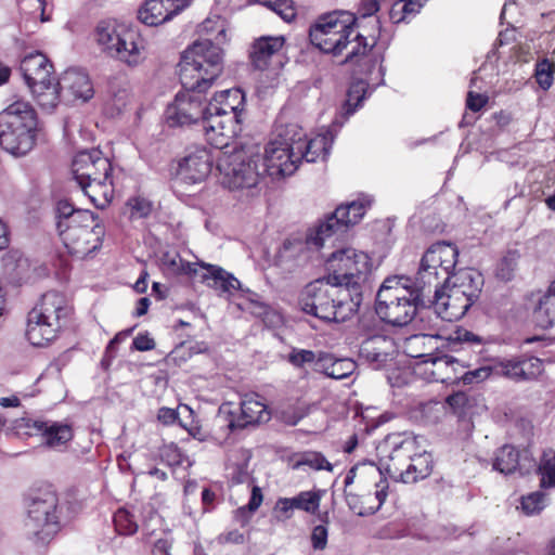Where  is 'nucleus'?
Instances as JSON below:
<instances>
[{
  "instance_id": "nucleus-52",
  "label": "nucleus",
  "mask_w": 555,
  "mask_h": 555,
  "mask_svg": "<svg viewBox=\"0 0 555 555\" xmlns=\"http://www.w3.org/2000/svg\"><path fill=\"white\" fill-rule=\"evenodd\" d=\"M83 210L85 209H74L73 205L67 201H60L56 206V211L59 216V221L56 223L57 231H61L62 228H67L74 215L81 212Z\"/></svg>"
},
{
  "instance_id": "nucleus-57",
  "label": "nucleus",
  "mask_w": 555,
  "mask_h": 555,
  "mask_svg": "<svg viewBox=\"0 0 555 555\" xmlns=\"http://www.w3.org/2000/svg\"><path fill=\"white\" fill-rule=\"evenodd\" d=\"M383 0H361L358 13L361 17H372L378 10Z\"/></svg>"
},
{
  "instance_id": "nucleus-58",
  "label": "nucleus",
  "mask_w": 555,
  "mask_h": 555,
  "mask_svg": "<svg viewBox=\"0 0 555 555\" xmlns=\"http://www.w3.org/2000/svg\"><path fill=\"white\" fill-rule=\"evenodd\" d=\"M488 101L486 94L476 93L474 90H469L467 95V107L474 112L480 111Z\"/></svg>"
},
{
  "instance_id": "nucleus-50",
  "label": "nucleus",
  "mask_w": 555,
  "mask_h": 555,
  "mask_svg": "<svg viewBox=\"0 0 555 555\" xmlns=\"http://www.w3.org/2000/svg\"><path fill=\"white\" fill-rule=\"evenodd\" d=\"M127 206L130 210V217L132 219L146 218L153 209V204L149 199L134 196L128 199Z\"/></svg>"
},
{
  "instance_id": "nucleus-59",
  "label": "nucleus",
  "mask_w": 555,
  "mask_h": 555,
  "mask_svg": "<svg viewBox=\"0 0 555 555\" xmlns=\"http://www.w3.org/2000/svg\"><path fill=\"white\" fill-rule=\"evenodd\" d=\"M298 305L302 312L308 314L312 313V291L310 289V283L301 291L298 298Z\"/></svg>"
},
{
  "instance_id": "nucleus-47",
  "label": "nucleus",
  "mask_w": 555,
  "mask_h": 555,
  "mask_svg": "<svg viewBox=\"0 0 555 555\" xmlns=\"http://www.w3.org/2000/svg\"><path fill=\"white\" fill-rule=\"evenodd\" d=\"M518 259L519 255L517 251H508L504 255L496 266V276L502 281L512 280L517 268Z\"/></svg>"
},
{
  "instance_id": "nucleus-24",
  "label": "nucleus",
  "mask_w": 555,
  "mask_h": 555,
  "mask_svg": "<svg viewBox=\"0 0 555 555\" xmlns=\"http://www.w3.org/2000/svg\"><path fill=\"white\" fill-rule=\"evenodd\" d=\"M62 98L67 102L85 103L93 98L94 89L89 75L77 68L66 69L60 77Z\"/></svg>"
},
{
  "instance_id": "nucleus-16",
  "label": "nucleus",
  "mask_w": 555,
  "mask_h": 555,
  "mask_svg": "<svg viewBox=\"0 0 555 555\" xmlns=\"http://www.w3.org/2000/svg\"><path fill=\"white\" fill-rule=\"evenodd\" d=\"M459 250L446 242L433 244L421 259L418 275L424 284L438 285L446 281L457 263Z\"/></svg>"
},
{
  "instance_id": "nucleus-53",
  "label": "nucleus",
  "mask_w": 555,
  "mask_h": 555,
  "mask_svg": "<svg viewBox=\"0 0 555 555\" xmlns=\"http://www.w3.org/2000/svg\"><path fill=\"white\" fill-rule=\"evenodd\" d=\"M544 505V495L539 492L530 493L521 499V509L526 515L539 513Z\"/></svg>"
},
{
  "instance_id": "nucleus-56",
  "label": "nucleus",
  "mask_w": 555,
  "mask_h": 555,
  "mask_svg": "<svg viewBox=\"0 0 555 555\" xmlns=\"http://www.w3.org/2000/svg\"><path fill=\"white\" fill-rule=\"evenodd\" d=\"M321 521L322 524L314 525V550H324L327 544V521Z\"/></svg>"
},
{
  "instance_id": "nucleus-44",
  "label": "nucleus",
  "mask_w": 555,
  "mask_h": 555,
  "mask_svg": "<svg viewBox=\"0 0 555 555\" xmlns=\"http://www.w3.org/2000/svg\"><path fill=\"white\" fill-rule=\"evenodd\" d=\"M340 126L341 122H339L337 118L331 120L330 124L323 122L319 128L318 134L314 135V143L317 141L324 142L322 155L323 160H325L328 156L335 134L337 133Z\"/></svg>"
},
{
  "instance_id": "nucleus-25",
  "label": "nucleus",
  "mask_w": 555,
  "mask_h": 555,
  "mask_svg": "<svg viewBox=\"0 0 555 555\" xmlns=\"http://www.w3.org/2000/svg\"><path fill=\"white\" fill-rule=\"evenodd\" d=\"M188 4L189 0H146L138 17L147 26H158L178 15Z\"/></svg>"
},
{
  "instance_id": "nucleus-35",
  "label": "nucleus",
  "mask_w": 555,
  "mask_h": 555,
  "mask_svg": "<svg viewBox=\"0 0 555 555\" xmlns=\"http://www.w3.org/2000/svg\"><path fill=\"white\" fill-rule=\"evenodd\" d=\"M538 326L548 328L555 324V280L548 285L545 293L539 298L533 311Z\"/></svg>"
},
{
  "instance_id": "nucleus-6",
  "label": "nucleus",
  "mask_w": 555,
  "mask_h": 555,
  "mask_svg": "<svg viewBox=\"0 0 555 555\" xmlns=\"http://www.w3.org/2000/svg\"><path fill=\"white\" fill-rule=\"evenodd\" d=\"M324 274L315 280L336 287H354L371 275L374 262L371 256L353 246H341L330 253H321Z\"/></svg>"
},
{
  "instance_id": "nucleus-43",
  "label": "nucleus",
  "mask_w": 555,
  "mask_h": 555,
  "mask_svg": "<svg viewBox=\"0 0 555 555\" xmlns=\"http://www.w3.org/2000/svg\"><path fill=\"white\" fill-rule=\"evenodd\" d=\"M449 408L459 416H466L473 413L476 398L459 391L449 396L446 400Z\"/></svg>"
},
{
  "instance_id": "nucleus-29",
  "label": "nucleus",
  "mask_w": 555,
  "mask_h": 555,
  "mask_svg": "<svg viewBox=\"0 0 555 555\" xmlns=\"http://www.w3.org/2000/svg\"><path fill=\"white\" fill-rule=\"evenodd\" d=\"M443 285L451 291L454 289L457 294H462L473 305L481 292L483 279L474 269H463L450 275Z\"/></svg>"
},
{
  "instance_id": "nucleus-46",
  "label": "nucleus",
  "mask_w": 555,
  "mask_h": 555,
  "mask_svg": "<svg viewBox=\"0 0 555 555\" xmlns=\"http://www.w3.org/2000/svg\"><path fill=\"white\" fill-rule=\"evenodd\" d=\"M539 470L543 487H555V451L544 452Z\"/></svg>"
},
{
  "instance_id": "nucleus-21",
  "label": "nucleus",
  "mask_w": 555,
  "mask_h": 555,
  "mask_svg": "<svg viewBox=\"0 0 555 555\" xmlns=\"http://www.w3.org/2000/svg\"><path fill=\"white\" fill-rule=\"evenodd\" d=\"M312 232H297L286 237L279 249L278 261L280 266L292 269L297 266L308 263L310 260V241Z\"/></svg>"
},
{
  "instance_id": "nucleus-61",
  "label": "nucleus",
  "mask_w": 555,
  "mask_h": 555,
  "mask_svg": "<svg viewBox=\"0 0 555 555\" xmlns=\"http://www.w3.org/2000/svg\"><path fill=\"white\" fill-rule=\"evenodd\" d=\"M289 361L296 365L301 366L305 363L312 362V351L309 350H300L289 354Z\"/></svg>"
},
{
  "instance_id": "nucleus-63",
  "label": "nucleus",
  "mask_w": 555,
  "mask_h": 555,
  "mask_svg": "<svg viewBox=\"0 0 555 555\" xmlns=\"http://www.w3.org/2000/svg\"><path fill=\"white\" fill-rule=\"evenodd\" d=\"M402 8H404V5L399 4L398 1L392 4L389 17L393 23H401L408 20Z\"/></svg>"
},
{
  "instance_id": "nucleus-38",
  "label": "nucleus",
  "mask_w": 555,
  "mask_h": 555,
  "mask_svg": "<svg viewBox=\"0 0 555 555\" xmlns=\"http://www.w3.org/2000/svg\"><path fill=\"white\" fill-rule=\"evenodd\" d=\"M30 91L38 105L47 111L54 109L60 102V98L62 96L60 80H57L56 83H53L51 80L46 83L38 85L30 88Z\"/></svg>"
},
{
  "instance_id": "nucleus-32",
  "label": "nucleus",
  "mask_w": 555,
  "mask_h": 555,
  "mask_svg": "<svg viewBox=\"0 0 555 555\" xmlns=\"http://www.w3.org/2000/svg\"><path fill=\"white\" fill-rule=\"evenodd\" d=\"M238 308L260 318L267 325H276L282 322L279 312L273 311L262 299L261 296L247 289L244 292L243 301Z\"/></svg>"
},
{
  "instance_id": "nucleus-51",
  "label": "nucleus",
  "mask_w": 555,
  "mask_h": 555,
  "mask_svg": "<svg viewBox=\"0 0 555 555\" xmlns=\"http://www.w3.org/2000/svg\"><path fill=\"white\" fill-rule=\"evenodd\" d=\"M331 309V313L314 312V317L326 323H341L349 319L351 315L350 309H345L343 305H333Z\"/></svg>"
},
{
  "instance_id": "nucleus-48",
  "label": "nucleus",
  "mask_w": 555,
  "mask_h": 555,
  "mask_svg": "<svg viewBox=\"0 0 555 555\" xmlns=\"http://www.w3.org/2000/svg\"><path fill=\"white\" fill-rule=\"evenodd\" d=\"M496 374L514 380H524L520 358L506 359L494 365Z\"/></svg>"
},
{
  "instance_id": "nucleus-13",
  "label": "nucleus",
  "mask_w": 555,
  "mask_h": 555,
  "mask_svg": "<svg viewBox=\"0 0 555 555\" xmlns=\"http://www.w3.org/2000/svg\"><path fill=\"white\" fill-rule=\"evenodd\" d=\"M59 234L69 254L83 258L101 247L105 231L96 215L83 210L74 215L69 225Z\"/></svg>"
},
{
  "instance_id": "nucleus-39",
  "label": "nucleus",
  "mask_w": 555,
  "mask_h": 555,
  "mask_svg": "<svg viewBox=\"0 0 555 555\" xmlns=\"http://www.w3.org/2000/svg\"><path fill=\"white\" fill-rule=\"evenodd\" d=\"M275 512L284 516L291 517V512L300 509L305 512L312 511V491H304L294 498H281L275 504Z\"/></svg>"
},
{
  "instance_id": "nucleus-41",
  "label": "nucleus",
  "mask_w": 555,
  "mask_h": 555,
  "mask_svg": "<svg viewBox=\"0 0 555 555\" xmlns=\"http://www.w3.org/2000/svg\"><path fill=\"white\" fill-rule=\"evenodd\" d=\"M366 88L367 85L363 80H357L351 83L341 108L345 116H350L361 105L366 94Z\"/></svg>"
},
{
  "instance_id": "nucleus-8",
  "label": "nucleus",
  "mask_w": 555,
  "mask_h": 555,
  "mask_svg": "<svg viewBox=\"0 0 555 555\" xmlns=\"http://www.w3.org/2000/svg\"><path fill=\"white\" fill-rule=\"evenodd\" d=\"M37 114L24 100H16L0 113V145L15 156L27 154L35 145Z\"/></svg>"
},
{
  "instance_id": "nucleus-64",
  "label": "nucleus",
  "mask_w": 555,
  "mask_h": 555,
  "mask_svg": "<svg viewBox=\"0 0 555 555\" xmlns=\"http://www.w3.org/2000/svg\"><path fill=\"white\" fill-rule=\"evenodd\" d=\"M171 544L166 539H159L154 544L152 550V555H171L170 554Z\"/></svg>"
},
{
  "instance_id": "nucleus-49",
  "label": "nucleus",
  "mask_w": 555,
  "mask_h": 555,
  "mask_svg": "<svg viewBox=\"0 0 555 555\" xmlns=\"http://www.w3.org/2000/svg\"><path fill=\"white\" fill-rule=\"evenodd\" d=\"M493 372H495L494 366L492 367L490 365H483L466 372L463 370L461 374H459V380L465 385L479 384L488 379Z\"/></svg>"
},
{
  "instance_id": "nucleus-54",
  "label": "nucleus",
  "mask_w": 555,
  "mask_h": 555,
  "mask_svg": "<svg viewBox=\"0 0 555 555\" xmlns=\"http://www.w3.org/2000/svg\"><path fill=\"white\" fill-rule=\"evenodd\" d=\"M521 362V370L522 378L525 379H532L541 375L543 372V363L539 358L534 357H528V358H520Z\"/></svg>"
},
{
  "instance_id": "nucleus-2",
  "label": "nucleus",
  "mask_w": 555,
  "mask_h": 555,
  "mask_svg": "<svg viewBox=\"0 0 555 555\" xmlns=\"http://www.w3.org/2000/svg\"><path fill=\"white\" fill-rule=\"evenodd\" d=\"M311 146L312 140L299 124H276L261 155L262 175L266 172L273 179L293 175Z\"/></svg>"
},
{
  "instance_id": "nucleus-28",
  "label": "nucleus",
  "mask_w": 555,
  "mask_h": 555,
  "mask_svg": "<svg viewBox=\"0 0 555 555\" xmlns=\"http://www.w3.org/2000/svg\"><path fill=\"white\" fill-rule=\"evenodd\" d=\"M270 420V412L257 393L245 395L240 403V414L236 418L230 420L229 427L245 428Z\"/></svg>"
},
{
  "instance_id": "nucleus-23",
  "label": "nucleus",
  "mask_w": 555,
  "mask_h": 555,
  "mask_svg": "<svg viewBox=\"0 0 555 555\" xmlns=\"http://www.w3.org/2000/svg\"><path fill=\"white\" fill-rule=\"evenodd\" d=\"M244 107L245 94L238 88L220 91L207 103L209 115L218 116L222 119L234 116L238 126L243 121Z\"/></svg>"
},
{
  "instance_id": "nucleus-31",
  "label": "nucleus",
  "mask_w": 555,
  "mask_h": 555,
  "mask_svg": "<svg viewBox=\"0 0 555 555\" xmlns=\"http://www.w3.org/2000/svg\"><path fill=\"white\" fill-rule=\"evenodd\" d=\"M283 36H263L255 40L250 51V61L255 68L263 70L269 66L270 60L283 48Z\"/></svg>"
},
{
  "instance_id": "nucleus-62",
  "label": "nucleus",
  "mask_w": 555,
  "mask_h": 555,
  "mask_svg": "<svg viewBox=\"0 0 555 555\" xmlns=\"http://www.w3.org/2000/svg\"><path fill=\"white\" fill-rule=\"evenodd\" d=\"M157 418L164 425H171L178 418V413L175 409L164 406L158 410Z\"/></svg>"
},
{
  "instance_id": "nucleus-7",
  "label": "nucleus",
  "mask_w": 555,
  "mask_h": 555,
  "mask_svg": "<svg viewBox=\"0 0 555 555\" xmlns=\"http://www.w3.org/2000/svg\"><path fill=\"white\" fill-rule=\"evenodd\" d=\"M72 314L66 297L55 291L43 294L28 312L26 338L36 347L49 345L60 335Z\"/></svg>"
},
{
  "instance_id": "nucleus-5",
  "label": "nucleus",
  "mask_w": 555,
  "mask_h": 555,
  "mask_svg": "<svg viewBox=\"0 0 555 555\" xmlns=\"http://www.w3.org/2000/svg\"><path fill=\"white\" fill-rule=\"evenodd\" d=\"M388 482L382 469L365 462L352 467L345 479L346 500L350 509L359 515L374 514L387 496Z\"/></svg>"
},
{
  "instance_id": "nucleus-19",
  "label": "nucleus",
  "mask_w": 555,
  "mask_h": 555,
  "mask_svg": "<svg viewBox=\"0 0 555 555\" xmlns=\"http://www.w3.org/2000/svg\"><path fill=\"white\" fill-rule=\"evenodd\" d=\"M72 167L74 179L78 184L95 181L102 177H112L111 162L99 150L77 153Z\"/></svg>"
},
{
  "instance_id": "nucleus-15",
  "label": "nucleus",
  "mask_w": 555,
  "mask_h": 555,
  "mask_svg": "<svg viewBox=\"0 0 555 555\" xmlns=\"http://www.w3.org/2000/svg\"><path fill=\"white\" fill-rule=\"evenodd\" d=\"M370 196H360L354 201L346 202L336 207L322 220L314 233V249L323 247V240L337 233H344L357 225L364 218L371 207Z\"/></svg>"
},
{
  "instance_id": "nucleus-37",
  "label": "nucleus",
  "mask_w": 555,
  "mask_h": 555,
  "mask_svg": "<svg viewBox=\"0 0 555 555\" xmlns=\"http://www.w3.org/2000/svg\"><path fill=\"white\" fill-rule=\"evenodd\" d=\"M392 341L383 335H375L362 341L360 354L371 362H383L387 359Z\"/></svg>"
},
{
  "instance_id": "nucleus-4",
  "label": "nucleus",
  "mask_w": 555,
  "mask_h": 555,
  "mask_svg": "<svg viewBox=\"0 0 555 555\" xmlns=\"http://www.w3.org/2000/svg\"><path fill=\"white\" fill-rule=\"evenodd\" d=\"M222 69V50L207 38L195 41L182 53L179 77L184 89L208 90Z\"/></svg>"
},
{
  "instance_id": "nucleus-20",
  "label": "nucleus",
  "mask_w": 555,
  "mask_h": 555,
  "mask_svg": "<svg viewBox=\"0 0 555 555\" xmlns=\"http://www.w3.org/2000/svg\"><path fill=\"white\" fill-rule=\"evenodd\" d=\"M212 157L205 147H195L179 162L177 178L185 183H199L210 173Z\"/></svg>"
},
{
  "instance_id": "nucleus-45",
  "label": "nucleus",
  "mask_w": 555,
  "mask_h": 555,
  "mask_svg": "<svg viewBox=\"0 0 555 555\" xmlns=\"http://www.w3.org/2000/svg\"><path fill=\"white\" fill-rule=\"evenodd\" d=\"M114 525L119 534L132 535L138 531V522L127 508H119L114 514Z\"/></svg>"
},
{
  "instance_id": "nucleus-1",
  "label": "nucleus",
  "mask_w": 555,
  "mask_h": 555,
  "mask_svg": "<svg viewBox=\"0 0 555 555\" xmlns=\"http://www.w3.org/2000/svg\"><path fill=\"white\" fill-rule=\"evenodd\" d=\"M359 18L350 12L336 11L324 14L314 23V47L335 56L345 55L344 62H356L366 55L376 41L378 21L372 18V33L358 30Z\"/></svg>"
},
{
  "instance_id": "nucleus-18",
  "label": "nucleus",
  "mask_w": 555,
  "mask_h": 555,
  "mask_svg": "<svg viewBox=\"0 0 555 555\" xmlns=\"http://www.w3.org/2000/svg\"><path fill=\"white\" fill-rule=\"evenodd\" d=\"M16 428L27 436H40L46 447L56 450L66 447L74 437L70 425L55 421L24 417L17 422Z\"/></svg>"
},
{
  "instance_id": "nucleus-40",
  "label": "nucleus",
  "mask_w": 555,
  "mask_h": 555,
  "mask_svg": "<svg viewBox=\"0 0 555 555\" xmlns=\"http://www.w3.org/2000/svg\"><path fill=\"white\" fill-rule=\"evenodd\" d=\"M518 457L519 454L515 448L504 446L495 454L493 468L505 475L512 474L517 469Z\"/></svg>"
},
{
  "instance_id": "nucleus-30",
  "label": "nucleus",
  "mask_w": 555,
  "mask_h": 555,
  "mask_svg": "<svg viewBox=\"0 0 555 555\" xmlns=\"http://www.w3.org/2000/svg\"><path fill=\"white\" fill-rule=\"evenodd\" d=\"M20 69L28 88L51 81L53 66L50 61L40 52L26 55Z\"/></svg>"
},
{
  "instance_id": "nucleus-22",
  "label": "nucleus",
  "mask_w": 555,
  "mask_h": 555,
  "mask_svg": "<svg viewBox=\"0 0 555 555\" xmlns=\"http://www.w3.org/2000/svg\"><path fill=\"white\" fill-rule=\"evenodd\" d=\"M203 122L206 141L217 150L229 147L242 130L234 116L222 119L208 114Z\"/></svg>"
},
{
  "instance_id": "nucleus-3",
  "label": "nucleus",
  "mask_w": 555,
  "mask_h": 555,
  "mask_svg": "<svg viewBox=\"0 0 555 555\" xmlns=\"http://www.w3.org/2000/svg\"><path fill=\"white\" fill-rule=\"evenodd\" d=\"M424 440L415 436L388 439L378 447L379 453H386L388 461L380 459L382 466L390 478L403 483H415L427 478L433 472V457L423 444Z\"/></svg>"
},
{
  "instance_id": "nucleus-42",
  "label": "nucleus",
  "mask_w": 555,
  "mask_h": 555,
  "mask_svg": "<svg viewBox=\"0 0 555 555\" xmlns=\"http://www.w3.org/2000/svg\"><path fill=\"white\" fill-rule=\"evenodd\" d=\"M262 500L261 489L258 486H254L248 504L235 511V520L241 524V526H246L250 520L251 514L261 505Z\"/></svg>"
},
{
  "instance_id": "nucleus-9",
  "label": "nucleus",
  "mask_w": 555,
  "mask_h": 555,
  "mask_svg": "<svg viewBox=\"0 0 555 555\" xmlns=\"http://www.w3.org/2000/svg\"><path fill=\"white\" fill-rule=\"evenodd\" d=\"M59 498L52 490L30 495L24 519L25 538L35 546H47L61 530Z\"/></svg>"
},
{
  "instance_id": "nucleus-60",
  "label": "nucleus",
  "mask_w": 555,
  "mask_h": 555,
  "mask_svg": "<svg viewBox=\"0 0 555 555\" xmlns=\"http://www.w3.org/2000/svg\"><path fill=\"white\" fill-rule=\"evenodd\" d=\"M132 347L139 351H149L155 348V341L149 334H139L133 339Z\"/></svg>"
},
{
  "instance_id": "nucleus-10",
  "label": "nucleus",
  "mask_w": 555,
  "mask_h": 555,
  "mask_svg": "<svg viewBox=\"0 0 555 555\" xmlns=\"http://www.w3.org/2000/svg\"><path fill=\"white\" fill-rule=\"evenodd\" d=\"M101 50L109 57L130 67L140 65L146 57L144 40L140 33L116 21H102L94 30Z\"/></svg>"
},
{
  "instance_id": "nucleus-33",
  "label": "nucleus",
  "mask_w": 555,
  "mask_h": 555,
  "mask_svg": "<svg viewBox=\"0 0 555 555\" xmlns=\"http://www.w3.org/2000/svg\"><path fill=\"white\" fill-rule=\"evenodd\" d=\"M356 367V362L351 359H336L331 354H320L314 362V371L335 379L346 378L354 372Z\"/></svg>"
},
{
  "instance_id": "nucleus-36",
  "label": "nucleus",
  "mask_w": 555,
  "mask_h": 555,
  "mask_svg": "<svg viewBox=\"0 0 555 555\" xmlns=\"http://www.w3.org/2000/svg\"><path fill=\"white\" fill-rule=\"evenodd\" d=\"M160 267L168 275H188L196 279L199 262H189L183 260L176 251H165L160 256Z\"/></svg>"
},
{
  "instance_id": "nucleus-11",
  "label": "nucleus",
  "mask_w": 555,
  "mask_h": 555,
  "mask_svg": "<svg viewBox=\"0 0 555 555\" xmlns=\"http://www.w3.org/2000/svg\"><path fill=\"white\" fill-rule=\"evenodd\" d=\"M375 310L386 323L408 325L417 312V295L402 279L388 278L377 292Z\"/></svg>"
},
{
  "instance_id": "nucleus-34",
  "label": "nucleus",
  "mask_w": 555,
  "mask_h": 555,
  "mask_svg": "<svg viewBox=\"0 0 555 555\" xmlns=\"http://www.w3.org/2000/svg\"><path fill=\"white\" fill-rule=\"evenodd\" d=\"M78 185L96 208H105L113 199L114 186L112 177H102L95 181H89Z\"/></svg>"
},
{
  "instance_id": "nucleus-27",
  "label": "nucleus",
  "mask_w": 555,
  "mask_h": 555,
  "mask_svg": "<svg viewBox=\"0 0 555 555\" xmlns=\"http://www.w3.org/2000/svg\"><path fill=\"white\" fill-rule=\"evenodd\" d=\"M472 307L462 294L451 291L447 286L435 292L434 309L446 321L454 322L462 319Z\"/></svg>"
},
{
  "instance_id": "nucleus-26",
  "label": "nucleus",
  "mask_w": 555,
  "mask_h": 555,
  "mask_svg": "<svg viewBox=\"0 0 555 555\" xmlns=\"http://www.w3.org/2000/svg\"><path fill=\"white\" fill-rule=\"evenodd\" d=\"M209 288H212L219 296H231L241 288L240 281L223 268L199 261L198 274L195 279Z\"/></svg>"
},
{
  "instance_id": "nucleus-55",
  "label": "nucleus",
  "mask_w": 555,
  "mask_h": 555,
  "mask_svg": "<svg viewBox=\"0 0 555 555\" xmlns=\"http://www.w3.org/2000/svg\"><path fill=\"white\" fill-rule=\"evenodd\" d=\"M535 78L539 86L544 90H547L552 86V65L546 60L537 65Z\"/></svg>"
},
{
  "instance_id": "nucleus-14",
  "label": "nucleus",
  "mask_w": 555,
  "mask_h": 555,
  "mask_svg": "<svg viewBox=\"0 0 555 555\" xmlns=\"http://www.w3.org/2000/svg\"><path fill=\"white\" fill-rule=\"evenodd\" d=\"M427 336L416 335L406 340L409 356L421 359L413 367L414 374L420 378L433 383H454L459 380V374L465 369L456 359L451 356L414 354L410 349L425 343Z\"/></svg>"
},
{
  "instance_id": "nucleus-12",
  "label": "nucleus",
  "mask_w": 555,
  "mask_h": 555,
  "mask_svg": "<svg viewBox=\"0 0 555 555\" xmlns=\"http://www.w3.org/2000/svg\"><path fill=\"white\" fill-rule=\"evenodd\" d=\"M260 151L234 150L222 152L217 158L221 184L229 190L255 188L262 177L259 169Z\"/></svg>"
},
{
  "instance_id": "nucleus-17",
  "label": "nucleus",
  "mask_w": 555,
  "mask_h": 555,
  "mask_svg": "<svg viewBox=\"0 0 555 555\" xmlns=\"http://www.w3.org/2000/svg\"><path fill=\"white\" fill-rule=\"evenodd\" d=\"M207 90L184 89L166 109L169 126H189L204 120L208 115L207 104H204L202 93Z\"/></svg>"
}]
</instances>
